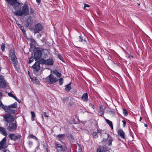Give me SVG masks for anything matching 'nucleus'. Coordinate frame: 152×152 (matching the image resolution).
Wrapping results in <instances>:
<instances>
[{
	"label": "nucleus",
	"instance_id": "obj_1",
	"mask_svg": "<svg viewBox=\"0 0 152 152\" xmlns=\"http://www.w3.org/2000/svg\"><path fill=\"white\" fill-rule=\"evenodd\" d=\"M8 3L13 6L16 10H18L20 7L22 8L21 10L17 11L15 14L21 16L24 15L28 17L34 12V10L32 8L29 9V7L27 4H23L19 3L16 0H6Z\"/></svg>",
	"mask_w": 152,
	"mask_h": 152
},
{
	"label": "nucleus",
	"instance_id": "obj_2",
	"mask_svg": "<svg viewBox=\"0 0 152 152\" xmlns=\"http://www.w3.org/2000/svg\"><path fill=\"white\" fill-rule=\"evenodd\" d=\"M4 120L8 123H12L14 121V117L10 115H5L3 116Z\"/></svg>",
	"mask_w": 152,
	"mask_h": 152
},
{
	"label": "nucleus",
	"instance_id": "obj_3",
	"mask_svg": "<svg viewBox=\"0 0 152 152\" xmlns=\"http://www.w3.org/2000/svg\"><path fill=\"white\" fill-rule=\"evenodd\" d=\"M47 79L49 80L50 84L54 83L58 80V79L56 78L53 74H50L47 77Z\"/></svg>",
	"mask_w": 152,
	"mask_h": 152
},
{
	"label": "nucleus",
	"instance_id": "obj_4",
	"mask_svg": "<svg viewBox=\"0 0 152 152\" xmlns=\"http://www.w3.org/2000/svg\"><path fill=\"white\" fill-rule=\"evenodd\" d=\"M9 56L10 59L11 60V62H13L14 63V62L15 61L16 59L14 50L11 49L10 50L9 54Z\"/></svg>",
	"mask_w": 152,
	"mask_h": 152
},
{
	"label": "nucleus",
	"instance_id": "obj_5",
	"mask_svg": "<svg viewBox=\"0 0 152 152\" xmlns=\"http://www.w3.org/2000/svg\"><path fill=\"white\" fill-rule=\"evenodd\" d=\"M7 129L9 131H14L16 129L17 125L15 123L9 124L8 125L7 124Z\"/></svg>",
	"mask_w": 152,
	"mask_h": 152
},
{
	"label": "nucleus",
	"instance_id": "obj_6",
	"mask_svg": "<svg viewBox=\"0 0 152 152\" xmlns=\"http://www.w3.org/2000/svg\"><path fill=\"white\" fill-rule=\"evenodd\" d=\"M41 63L48 65H52L54 63V61L52 58H49L47 60L42 59L41 60Z\"/></svg>",
	"mask_w": 152,
	"mask_h": 152
},
{
	"label": "nucleus",
	"instance_id": "obj_7",
	"mask_svg": "<svg viewBox=\"0 0 152 152\" xmlns=\"http://www.w3.org/2000/svg\"><path fill=\"white\" fill-rule=\"evenodd\" d=\"M7 139L6 137H4L0 142V150L4 149L7 148V145L6 143Z\"/></svg>",
	"mask_w": 152,
	"mask_h": 152
},
{
	"label": "nucleus",
	"instance_id": "obj_8",
	"mask_svg": "<svg viewBox=\"0 0 152 152\" xmlns=\"http://www.w3.org/2000/svg\"><path fill=\"white\" fill-rule=\"evenodd\" d=\"M9 137L11 140L14 141L20 140V136L18 134H10Z\"/></svg>",
	"mask_w": 152,
	"mask_h": 152
},
{
	"label": "nucleus",
	"instance_id": "obj_9",
	"mask_svg": "<svg viewBox=\"0 0 152 152\" xmlns=\"http://www.w3.org/2000/svg\"><path fill=\"white\" fill-rule=\"evenodd\" d=\"M41 51L40 50H38L36 51L34 55V58L36 60L39 59L41 57Z\"/></svg>",
	"mask_w": 152,
	"mask_h": 152
},
{
	"label": "nucleus",
	"instance_id": "obj_10",
	"mask_svg": "<svg viewBox=\"0 0 152 152\" xmlns=\"http://www.w3.org/2000/svg\"><path fill=\"white\" fill-rule=\"evenodd\" d=\"M4 109L6 112L9 113H14L15 112V110L13 108H11L9 106L4 107Z\"/></svg>",
	"mask_w": 152,
	"mask_h": 152
},
{
	"label": "nucleus",
	"instance_id": "obj_11",
	"mask_svg": "<svg viewBox=\"0 0 152 152\" xmlns=\"http://www.w3.org/2000/svg\"><path fill=\"white\" fill-rule=\"evenodd\" d=\"M42 26L41 24H37L35 26V28L34 30L35 34L38 33L39 31H41L42 30Z\"/></svg>",
	"mask_w": 152,
	"mask_h": 152
},
{
	"label": "nucleus",
	"instance_id": "obj_12",
	"mask_svg": "<svg viewBox=\"0 0 152 152\" xmlns=\"http://www.w3.org/2000/svg\"><path fill=\"white\" fill-rule=\"evenodd\" d=\"M97 152H110L107 148L102 146L98 147L97 150Z\"/></svg>",
	"mask_w": 152,
	"mask_h": 152
},
{
	"label": "nucleus",
	"instance_id": "obj_13",
	"mask_svg": "<svg viewBox=\"0 0 152 152\" xmlns=\"http://www.w3.org/2000/svg\"><path fill=\"white\" fill-rule=\"evenodd\" d=\"M32 67L34 71H38L40 68L39 63L38 62H36Z\"/></svg>",
	"mask_w": 152,
	"mask_h": 152
},
{
	"label": "nucleus",
	"instance_id": "obj_14",
	"mask_svg": "<svg viewBox=\"0 0 152 152\" xmlns=\"http://www.w3.org/2000/svg\"><path fill=\"white\" fill-rule=\"evenodd\" d=\"M6 85L5 80L2 76H0V86L1 87H4Z\"/></svg>",
	"mask_w": 152,
	"mask_h": 152
},
{
	"label": "nucleus",
	"instance_id": "obj_15",
	"mask_svg": "<svg viewBox=\"0 0 152 152\" xmlns=\"http://www.w3.org/2000/svg\"><path fill=\"white\" fill-rule=\"evenodd\" d=\"M98 113L99 115L101 116H102L104 114V110L103 107L102 105L99 107L98 110Z\"/></svg>",
	"mask_w": 152,
	"mask_h": 152
},
{
	"label": "nucleus",
	"instance_id": "obj_16",
	"mask_svg": "<svg viewBox=\"0 0 152 152\" xmlns=\"http://www.w3.org/2000/svg\"><path fill=\"white\" fill-rule=\"evenodd\" d=\"M0 132L6 136L7 135L5 129L4 128L1 126H0Z\"/></svg>",
	"mask_w": 152,
	"mask_h": 152
},
{
	"label": "nucleus",
	"instance_id": "obj_17",
	"mask_svg": "<svg viewBox=\"0 0 152 152\" xmlns=\"http://www.w3.org/2000/svg\"><path fill=\"white\" fill-rule=\"evenodd\" d=\"M88 96L87 93H85L82 96V99L84 101H87L88 100Z\"/></svg>",
	"mask_w": 152,
	"mask_h": 152
},
{
	"label": "nucleus",
	"instance_id": "obj_18",
	"mask_svg": "<svg viewBox=\"0 0 152 152\" xmlns=\"http://www.w3.org/2000/svg\"><path fill=\"white\" fill-rule=\"evenodd\" d=\"M119 134L121 137L123 138H124L125 133L122 129H120L119 130Z\"/></svg>",
	"mask_w": 152,
	"mask_h": 152
},
{
	"label": "nucleus",
	"instance_id": "obj_19",
	"mask_svg": "<svg viewBox=\"0 0 152 152\" xmlns=\"http://www.w3.org/2000/svg\"><path fill=\"white\" fill-rule=\"evenodd\" d=\"M57 148L58 150L59 151H61L63 150V146L60 144H58L57 145Z\"/></svg>",
	"mask_w": 152,
	"mask_h": 152
},
{
	"label": "nucleus",
	"instance_id": "obj_20",
	"mask_svg": "<svg viewBox=\"0 0 152 152\" xmlns=\"http://www.w3.org/2000/svg\"><path fill=\"white\" fill-rule=\"evenodd\" d=\"M71 83H70L69 84L65 86V90L66 91H69L71 89V88L70 86Z\"/></svg>",
	"mask_w": 152,
	"mask_h": 152
},
{
	"label": "nucleus",
	"instance_id": "obj_21",
	"mask_svg": "<svg viewBox=\"0 0 152 152\" xmlns=\"http://www.w3.org/2000/svg\"><path fill=\"white\" fill-rule=\"evenodd\" d=\"M53 72V73L56 75L58 77H60L61 76V73L58 72L57 70H54Z\"/></svg>",
	"mask_w": 152,
	"mask_h": 152
},
{
	"label": "nucleus",
	"instance_id": "obj_22",
	"mask_svg": "<svg viewBox=\"0 0 152 152\" xmlns=\"http://www.w3.org/2000/svg\"><path fill=\"white\" fill-rule=\"evenodd\" d=\"M106 121L107 123L108 124V125L110 126V127L112 129H113V125L112 122L110 121V120H108L107 119H106Z\"/></svg>",
	"mask_w": 152,
	"mask_h": 152
},
{
	"label": "nucleus",
	"instance_id": "obj_23",
	"mask_svg": "<svg viewBox=\"0 0 152 152\" xmlns=\"http://www.w3.org/2000/svg\"><path fill=\"white\" fill-rule=\"evenodd\" d=\"M65 136L64 134H59L56 136V137L59 140H61L62 138Z\"/></svg>",
	"mask_w": 152,
	"mask_h": 152
},
{
	"label": "nucleus",
	"instance_id": "obj_24",
	"mask_svg": "<svg viewBox=\"0 0 152 152\" xmlns=\"http://www.w3.org/2000/svg\"><path fill=\"white\" fill-rule=\"evenodd\" d=\"M108 136V144L109 145H110L111 144V143L113 141L112 139L108 135H107Z\"/></svg>",
	"mask_w": 152,
	"mask_h": 152
},
{
	"label": "nucleus",
	"instance_id": "obj_25",
	"mask_svg": "<svg viewBox=\"0 0 152 152\" xmlns=\"http://www.w3.org/2000/svg\"><path fill=\"white\" fill-rule=\"evenodd\" d=\"M28 138H33L36 140H37L38 139L35 136H34L32 134L29 135Z\"/></svg>",
	"mask_w": 152,
	"mask_h": 152
},
{
	"label": "nucleus",
	"instance_id": "obj_26",
	"mask_svg": "<svg viewBox=\"0 0 152 152\" xmlns=\"http://www.w3.org/2000/svg\"><path fill=\"white\" fill-rule=\"evenodd\" d=\"M17 103L16 102H15L14 104H11L9 106V107L11 108H16L17 107Z\"/></svg>",
	"mask_w": 152,
	"mask_h": 152
},
{
	"label": "nucleus",
	"instance_id": "obj_27",
	"mask_svg": "<svg viewBox=\"0 0 152 152\" xmlns=\"http://www.w3.org/2000/svg\"><path fill=\"white\" fill-rule=\"evenodd\" d=\"M31 120L32 121H34V117H35L34 113V112L31 111Z\"/></svg>",
	"mask_w": 152,
	"mask_h": 152
},
{
	"label": "nucleus",
	"instance_id": "obj_28",
	"mask_svg": "<svg viewBox=\"0 0 152 152\" xmlns=\"http://www.w3.org/2000/svg\"><path fill=\"white\" fill-rule=\"evenodd\" d=\"M34 82L35 83L39 85V82L38 80L37 79L36 77H34Z\"/></svg>",
	"mask_w": 152,
	"mask_h": 152
},
{
	"label": "nucleus",
	"instance_id": "obj_29",
	"mask_svg": "<svg viewBox=\"0 0 152 152\" xmlns=\"http://www.w3.org/2000/svg\"><path fill=\"white\" fill-rule=\"evenodd\" d=\"M64 79L63 78H61L59 80V84L60 85H62L63 83Z\"/></svg>",
	"mask_w": 152,
	"mask_h": 152
},
{
	"label": "nucleus",
	"instance_id": "obj_30",
	"mask_svg": "<svg viewBox=\"0 0 152 152\" xmlns=\"http://www.w3.org/2000/svg\"><path fill=\"white\" fill-rule=\"evenodd\" d=\"M123 113L125 116H126L128 115V112L125 109H123Z\"/></svg>",
	"mask_w": 152,
	"mask_h": 152
},
{
	"label": "nucleus",
	"instance_id": "obj_31",
	"mask_svg": "<svg viewBox=\"0 0 152 152\" xmlns=\"http://www.w3.org/2000/svg\"><path fill=\"white\" fill-rule=\"evenodd\" d=\"M43 116H44V117H48V115L46 113V112H44V113H43L42 114V118L43 119Z\"/></svg>",
	"mask_w": 152,
	"mask_h": 152
},
{
	"label": "nucleus",
	"instance_id": "obj_32",
	"mask_svg": "<svg viewBox=\"0 0 152 152\" xmlns=\"http://www.w3.org/2000/svg\"><path fill=\"white\" fill-rule=\"evenodd\" d=\"M92 135L95 138H96L98 137L97 135V133L96 132H94L92 133Z\"/></svg>",
	"mask_w": 152,
	"mask_h": 152
},
{
	"label": "nucleus",
	"instance_id": "obj_33",
	"mask_svg": "<svg viewBox=\"0 0 152 152\" xmlns=\"http://www.w3.org/2000/svg\"><path fill=\"white\" fill-rule=\"evenodd\" d=\"M84 6L83 7V9L84 10H86V7H90V6L87 4H84Z\"/></svg>",
	"mask_w": 152,
	"mask_h": 152
},
{
	"label": "nucleus",
	"instance_id": "obj_34",
	"mask_svg": "<svg viewBox=\"0 0 152 152\" xmlns=\"http://www.w3.org/2000/svg\"><path fill=\"white\" fill-rule=\"evenodd\" d=\"M5 45L4 44H2L1 46V48L3 51H4V50Z\"/></svg>",
	"mask_w": 152,
	"mask_h": 152
},
{
	"label": "nucleus",
	"instance_id": "obj_35",
	"mask_svg": "<svg viewBox=\"0 0 152 152\" xmlns=\"http://www.w3.org/2000/svg\"><path fill=\"white\" fill-rule=\"evenodd\" d=\"M33 61V57H31L30 58H29L28 63H31V62H32Z\"/></svg>",
	"mask_w": 152,
	"mask_h": 152
},
{
	"label": "nucleus",
	"instance_id": "obj_36",
	"mask_svg": "<svg viewBox=\"0 0 152 152\" xmlns=\"http://www.w3.org/2000/svg\"><path fill=\"white\" fill-rule=\"evenodd\" d=\"M57 56H58V57L59 58V59L60 60L63 61V59L62 58L61 56L60 55H59V54Z\"/></svg>",
	"mask_w": 152,
	"mask_h": 152
},
{
	"label": "nucleus",
	"instance_id": "obj_37",
	"mask_svg": "<svg viewBox=\"0 0 152 152\" xmlns=\"http://www.w3.org/2000/svg\"><path fill=\"white\" fill-rule=\"evenodd\" d=\"M8 94L9 96L12 97V98H13L14 96L11 93H8Z\"/></svg>",
	"mask_w": 152,
	"mask_h": 152
},
{
	"label": "nucleus",
	"instance_id": "obj_38",
	"mask_svg": "<svg viewBox=\"0 0 152 152\" xmlns=\"http://www.w3.org/2000/svg\"><path fill=\"white\" fill-rule=\"evenodd\" d=\"M89 105L90 107L92 108L93 109H94V105L93 104L91 103H90L89 104Z\"/></svg>",
	"mask_w": 152,
	"mask_h": 152
},
{
	"label": "nucleus",
	"instance_id": "obj_39",
	"mask_svg": "<svg viewBox=\"0 0 152 152\" xmlns=\"http://www.w3.org/2000/svg\"><path fill=\"white\" fill-rule=\"evenodd\" d=\"M128 57L130 59H132L133 58V56H131V54H129Z\"/></svg>",
	"mask_w": 152,
	"mask_h": 152
},
{
	"label": "nucleus",
	"instance_id": "obj_40",
	"mask_svg": "<svg viewBox=\"0 0 152 152\" xmlns=\"http://www.w3.org/2000/svg\"><path fill=\"white\" fill-rule=\"evenodd\" d=\"M122 121L123 122V126L124 127L125 126L126 124V122L124 121Z\"/></svg>",
	"mask_w": 152,
	"mask_h": 152
},
{
	"label": "nucleus",
	"instance_id": "obj_41",
	"mask_svg": "<svg viewBox=\"0 0 152 152\" xmlns=\"http://www.w3.org/2000/svg\"><path fill=\"white\" fill-rule=\"evenodd\" d=\"M102 130L100 129H98L97 130V133H101Z\"/></svg>",
	"mask_w": 152,
	"mask_h": 152
},
{
	"label": "nucleus",
	"instance_id": "obj_42",
	"mask_svg": "<svg viewBox=\"0 0 152 152\" xmlns=\"http://www.w3.org/2000/svg\"><path fill=\"white\" fill-rule=\"evenodd\" d=\"M30 45L31 48H34V45L31 44H30Z\"/></svg>",
	"mask_w": 152,
	"mask_h": 152
},
{
	"label": "nucleus",
	"instance_id": "obj_43",
	"mask_svg": "<svg viewBox=\"0 0 152 152\" xmlns=\"http://www.w3.org/2000/svg\"><path fill=\"white\" fill-rule=\"evenodd\" d=\"M80 40L79 41L80 42H82L83 39L80 36H79Z\"/></svg>",
	"mask_w": 152,
	"mask_h": 152
},
{
	"label": "nucleus",
	"instance_id": "obj_44",
	"mask_svg": "<svg viewBox=\"0 0 152 152\" xmlns=\"http://www.w3.org/2000/svg\"><path fill=\"white\" fill-rule=\"evenodd\" d=\"M13 98H14L17 101L19 102V100L17 99L16 97L14 96Z\"/></svg>",
	"mask_w": 152,
	"mask_h": 152
},
{
	"label": "nucleus",
	"instance_id": "obj_45",
	"mask_svg": "<svg viewBox=\"0 0 152 152\" xmlns=\"http://www.w3.org/2000/svg\"><path fill=\"white\" fill-rule=\"evenodd\" d=\"M36 1L39 3L40 2L41 0H36Z\"/></svg>",
	"mask_w": 152,
	"mask_h": 152
},
{
	"label": "nucleus",
	"instance_id": "obj_46",
	"mask_svg": "<svg viewBox=\"0 0 152 152\" xmlns=\"http://www.w3.org/2000/svg\"><path fill=\"white\" fill-rule=\"evenodd\" d=\"M110 113L112 114H114V113L113 112V111H110Z\"/></svg>",
	"mask_w": 152,
	"mask_h": 152
},
{
	"label": "nucleus",
	"instance_id": "obj_47",
	"mask_svg": "<svg viewBox=\"0 0 152 152\" xmlns=\"http://www.w3.org/2000/svg\"><path fill=\"white\" fill-rule=\"evenodd\" d=\"M142 120V117H140V118L139 121H141Z\"/></svg>",
	"mask_w": 152,
	"mask_h": 152
},
{
	"label": "nucleus",
	"instance_id": "obj_48",
	"mask_svg": "<svg viewBox=\"0 0 152 152\" xmlns=\"http://www.w3.org/2000/svg\"><path fill=\"white\" fill-rule=\"evenodd\" d=\"M2 104V103H1V99H0V105H1Z\"/></svg>",
	"mask_w": 152,
	"mask_h": 152
},
{
	"label": "nucleus",
	"instance_id": "obj_49",
	"mask_svg": "<svg viewBox=\"0 0 152 152\" xmlns=\"http://www.w3.org/2000/svg\"><path fill=\"white\" fill-rule=\"evenodd\" d=\"M144 126L146 127H147V124H144Z\"/></svg>",
	"mask_w": 152,
	"mask_h": 152
},
{
	"label": "nucleus",
	"instance_id": "obj_50",
	"mask_svg": "<svg viewBox=\"0 0 152 152\" xmlns=\"http://www.w3.org/2000/svg\"><path fill=\"white\" fill-rule=\"evenodd\" d=\"M2 151V152H6V151H5L4 150H3Z\"/></svg>",
	"mask_w": 152,
	"mask_h": 152
},
{
	"label": "nucleus",
	"instance_id": "obj_51",
	"mask_svg": "<svg viewBox=\"0 0 152 152\" xmlns=\"http://www.w3.org/2000/svg\"><path fill=\"white\" fill-rule=\"evenodd\" d=\"M32 142H31L30 141V142H29V144H32Z\"/></svg>",
	"mask_w": 152,
	"mask_h": 152
},
{
	"label": "nucleus",
	"instance_id": "obj_52",
	"mask_svg": "<svg viewBox=\"0 0 152 152\" xmlns=\"http://www.w3.org/2000/svg\"><path fill=\"white\" fill-rule=\"evenodd\" d=\"M22 28H23V27H20L21 29V30H22Z\"/></svg>",
	"mask_w": 152,
	"mask_h": 152
},
{
	"label": "nucleus",
	"instance_id": "obj_53",
	"mask_svg": "<svg viewBox=\"0 0 152 152\" xmlns=\"http://www.w3.org/2000/svg\"><path fill=\"white\" fill-rule=\"evenodd\" d=\"M28 73H29V71H28Z\"/></svg>",
	"mask_w": 152,
	"mask_h": 152
}]
</instances>
